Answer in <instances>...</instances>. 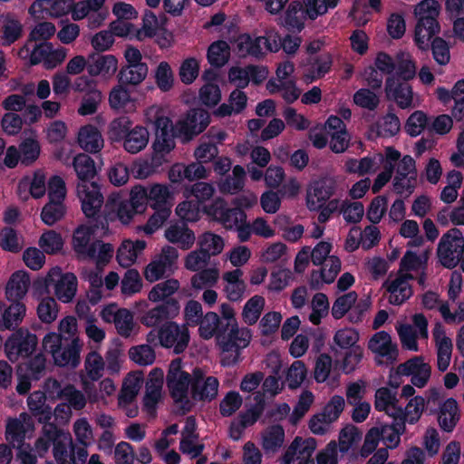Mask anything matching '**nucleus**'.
<instances>
[{"label":"nucleus","mask_w":464,"mask_h":464,"mask_svg":"<svg viewBox=\"0 0 464 464\" xmlns=\"http://www.w3.org/2000/svg\"><path fill=\"white\" fill-rule=\"evenodd\" d=\"M340 270V259L336 256H331L320 270L312 272L310 284L315 288L320 287L323 284H331L334 281Z\"/></svg>","instance_id":"4c0bfd02"},{"label":"nucleus","mask_w":464,"mask_h":464,"mask_svg":"<svg viewBox=\"0 0 464 464\" xmlns=\"http://www.w3.org/2000/svg\"><path fill=\"white\" fill-rule=\"evenodd\" d=\"M324 130L330 138L329 147L333 152L343 153L348 149L350 135L341 118L336 115L329 116L324 122Z\"/></svg>","instance_id":"6ab92c4d"},{"label":"nucleus","mask_w":464,"mask_h":464,"mask_svg":"<svg viewBox=\"0 0 464 464\" xmlns=\"http://www.w3.org/2000/svg\"><path fill=\"white\" fill-rule=\"evenodd\" d=\"M340 0H301V2H293L285 14L284 24L292 31L300 32L304 26L306 18L314 20L319 15L327 13L331 8H334Z\"/></svg>","instance_id":"7ed1b4c3"},{"label":"nucleus","mask_w":464,"mask_h":464,"mask_svg":"<svg viewBox=\"0 0 464 464\" xmlns=\"http://www.w3.org/2000/svg\"><path fill=\"white\" fill-rule=\"evenodd\" d=\"M28 407L39 421L46 422L52 418V410L45 404V395L42 392H34L28 398Z\"/></svg>","instance_id":"e2e57ef3"},{"label":"nucleus","mask_w":464,"mask_h":464,"mask_svg":"<svg viewBox=\"0 0 464 464\" xmlns=\"http://www.w3.org/2000/svg\"><path fill=\"white\" fill-rule=\"evenodd\" d=\"M427 255L417 253L411 249H408L401 260L399 273L406 274L413 278V273H419L427 261Z\"/></svg>","instance_id":"3c124183"},{"label":"nucleus","mask_w":464,"mask_h":464,"mask_svg":"<svg viewBox=\"0 0 464 464\" xmlns=\"http://www.w3.org/2000/svg\"><path fill=\"white\" fill-rule=\"evenodd\" d=\"M268 70L263 65L232 66L228 71V80L238 88L246 87L249 82L259 84L268 76Z\"/></svg>","instance_id":"aec40b11"},{"label":"nucleus","mask_w":464,"mask_h":464,"mask_svg":"<svg viewBox=\"0 0 464 464\" xmlns=\"http://www.w3.org/2000/svg\"><path fill=\"white\" fill-rule=\"evenodd\" d=\"M26 313L25 305L18 301H14L7 308L3 303V323L2 330L10 329L22 322Z\"/></svg>","instance_id":"052dcab7"},{"label":"nucleus","mask_w":464,"mask_h":464,"mask_svg":"<svg viewBox=\"0 0 464 464\" xmlns=\"http://www.w3.org/2000/svg\"><path fill=\"white\" fill-rule=\"evenodd\" d=\"M464 254V236L458 228L448 230L440 239L437 256L440 263L447 268H454Z\"/></svg>","instance_id":"0eeeda50"},{"label":"nucleus","mask_w":464,"mask_h":464,"mask_svg":"<svg viewBox=\"0 0 464 464\" xmlns=\"http://www.w3.org/2000/svg\"><path fill=\"white\" fill-rule=\"evenodd\" d=\"M46 193V177L43 171H35L18 183L17 194L20 199L26 201L30 197L41 198Z\"/></svg>","instance_id":"c756f323"},{"label":"nucleus","mask_w":464,"mask_h":464,"mask_svg":"<svg viewBox=\"0 0 464 464\" xmlns=\"http://www.w3.org/2000/svg\"><path fill=\"white\" fill-rule=\"evenodd\" d=\"M266 300L263 296L256 295L249 298L244 304L242 319L249 325L257 322L265 307Z\"/></svg>","instance_id":"69168bd1"},{"label":"nucleus","mask_w":464,"mask_h":464,"mask_svg":"<svg viewBox=\"0 0 464 464\" xmlns=\"http://www.w3.org/2000/svg\"><path fill=\"white\" fill-rule=\"evenodd\" d=\"M285 442V430L280 425L268 427L262 435V447L266 452L278 451Z\"/></svg>","instance_id":"5fc2aeb1"},{"label":"nucleus","mask_w":464,"mask_h":464,"mask_svg":"<svg viewBox=\"0 0 464 464\" xmlns=\"http://www.w3.org/2000/svg\"><path fill=\"white\" fill-rule=\"evenodd\" d=\"M82 389L91 402H102L107 405L117 391V385L111 377L102 379L98 383V390L93 391L92 383L85 378H82Z\"/></svg>","instance_id":"2f4dec72"},{"label":"nucleus","mask_w":464,"mask_h":464,"mask_svg":"<svg viewBox=\"0 0 464 464\" xmlns=\"http://www.w3.org/2000/svg\"><path fill=\"white\" fill-rule=\"evenodd\" d=\"M266 90L271 94L281 92L283 99L289 103L296 101L301 94V91L297 88L295 80H290L281 84H278L276 81L269 80L266 83Z\"/></svg>","instance_id":"0e129e2a"},{"label":"nucleus","mask_w":464,"mask_h":464,"mask_svg":"<svg viewBox=\"0 0 464 464\" xmlns=\"http://www.w3.org/2000/svg\"><path fill=\"white\" fill-rule=\"evenodd\" d=\"M208 62L215 67L224 66L230 58V47L225 41L212 43L207 53Z\"/></svg>","instance_id":"bf43d9fd"},{"label":"nucleus","mask_w":464,"mask_h":464,"mask_svg":"<svg viewBox=\"0 0 464 464\" xmlns=\"http://www.w3.org/2000/svg\"><path fill=\"white\" fill-rule=\"evenodd\" d=\"M198 246L210 258L222 253L225 240L219 235L208 231L198 237Z\"/></svg>","instance_id":"4d7b16f0"},{"label":"nucleus","mask_w":464,"mask_h":464,"mask_svg":"<svg viewBox=\"0 0 464 464\" xmlns=\"http://www.w3.org/2000/svg\"><path fill=\"white\" fill-rule=\"evenodd\" d=\"M219 382L214 376H207L200 369L194 370V382L191 392L192 407L197 401H210L218 393Z\"/></svg>","instance_id":"4be33fe9"},{"label":"nucleus","mask_w":464,"mask_h":464,"mask_svg":"<svg viewBox=\"0 0 464 464\" xmlns=\"http://www.w3.org/2000/svg\"><path fill=\"white\" fill-rule=\"evenodd\" d=\"M362 439L361 431L353 425H347L339 432L338 447L341 453L353 450Z\"/></svg>","instance_id":"338daca9"},{"label":"nucleus","mask_w":464,"mask_h":464,"mask_svg":"<svg viewBox=\"0 0 464 464\" xmlns=\"http://www.w3.org/2000/svg\"><path fill=\"white\" fill-rule=\"evenodd\" d=\"M167 387L176 404L188 411L192 408L191 392L194 382V371L189 373L180 359L169 363L167 378Z\"/></svg>","instance_id":"f03ea898"},{"label":"nucleus","mask_w":464,"mask_h":464,"mask_svg":"<svg viewBox=\"0 0 464 464\" xmlns=\"http://www.w3.org/2000/svg\"><path fill=\"white\" fill-rule=\"evenodd\" d=\"M413 325L397 323V331L401 347L411 352H419L418 339L427 340L429 336L428 320L422 314H415L411 317Z\"/></svg>","instance_id":"6e6552de"},{"label":"nucleus","mask_w":464,"mask_h":464,"mask_svg":"<svg viewBox=\"0 0 464 464\" xmlns=\"http://www.w3.org/2000/svg\"><path fill=\"white\" fill-rule=\"evenodd\" d=\"M416 166L412 157L406 155L398 163L393 186L398 193H411L416 184Z\"/></svg>","instance_id":"393cba45"},{"label":"nucleus","mask_w":464,"mask_h":464,"mask_svg":"<svg viewBox=\"0 0 464 464\" xmlns=\"http://www.w3.org/2000/svg\"><path fill=\"white\" fill-rule=\"evenodd\" d=\"M217 74L208 71L202 75L205 84L199 89V101L206 106H215L221 100V91L217 84Z\"/></svg>","instance_id":"58836bf2"},{"label":"nucleus","mask_w":464,"mask_h":464,"mask_svg":"<svg viewBox=\"0 0 464 464\" xmlns=\"http://www.w3.org/2000/svg\"><path fill=\"white\" fill-rule=\"evenodd\" d=\"M374 407L377 411H385L394 419L401 417L402 411L397 406L395 393L387 388H380L375 392Z\"/></svg>","instance_id":"de8ad7c7"},{"label":"nucleus","mask_w":464,"mask_h":464,"mask_svg":"<svg viewBox=\"0 0 464 464\" xmlns=\"http://www.w3.org/2000/svg\"><path fill=\"white\" fill-rule=\"evenodd\" d=\"M71 9L70 0H34L28 8V14L34 19L57 18Z\"/></svg>","instance_id":"b1692460"},{"label":"nucleus","mask_w":464,"mask_h":464,"mask_svg":"<svg viewBox=\"0 0 464 464\" xmlns=\"http://www.w3.org/2000/svg\"><path fill=\"white\" fill-rule=\"evenodd\" d=\"M45 285L52 287L53 295L62 303H71L77 292L78 281L72 273H63L58 266L51 268L45 277Z\"/></svg>","instance_id":"1a4fd4ad"},{"label":"nucleus","mask_w":464,"mask_h":464,"mask_svg":"<svg viewBox=\"0 0 464 464\" xmlns=\"http://www.w3.org/2000/svg\"><path fill=\"white\" fill-rule=\"evenodd\" d=\"M181 435L179 450L191 458L199 456L204 449V445L198 442V436L196 433V421L193 418L186 420Z\"/></svg>","instance_id":"72a5a7b5"},{"label":"nucleus","mask_w":464,"mask_h":464,"mask_svg":"<svg viewBox=\"0 0 464 464\" xmlns=\"http://www.w3.org/2000/svg\"><path fill=\"white\" fill-rule=\"evenodd\" d=\"M413 278L406 274L397 273L395 276H390L385 281L384 286L389 294V303L394 305H400L412 295L410 281Z\"/></svg>","instance_id":"a878e982"},{"label":"nucleus","mask_w":464,"mask_h":464,"mask_svg":"<svg viewBox=\"0 0 464 464\" xmlns=\"http://www.w3.org/2000/svg\"><path fill=\"white\" fill-rule=\"evenodd\" d=\"M93 228L88 226L79 227L73 233L72 248L80 260H88L92 246Z\"/></svg>","instance_id":"49530a36"},{"label":"nucleus","mask_w":464,"mask_h":464,"mask_svg":"<svg viewBox=\"0 0 464 464\" xmlns=\"http://www.w3.org/2000/svg\"><path fill=\"white\" fill-rule=\"evenodd\" d=\"M80 147L90 153L99 152L104 146V140L100 130L92 125H86L78 132Z\"/></svg>","instance_id":"37998d69"},{"label":"nucleus","mask_w":464,"mask_h":464,"mask_svg":"<svg viewBox=\"0 0 464 464\" xmlns=\"http://www.w3.org/2000/svg\"><path fill=\"white\" fill-rule=\"evenodd\" d=\"M110 108L117 112L131 113L137 110V100L123 84L114 85L108 93Z\"/></svg>","instance_id":"c85d7f7f"},{"label":"nucleus","mask_w":464,"mask_h":464,"mask_svg":"<svg viewBox=\"0 0 464 464\" xmlns=\"http://www.w3.org/2000/svg\"><path fill=\"white\" fill-rule=\"evenodd\" d=\"M370 307L368 300H361L358 302V295L354 291H350L339 295L333 304L332 315L335 319L343 318L349 311L350 321L357 323L361 321V314L367 311Z\"/></svg>","instance_id":"f8f14e48"},{"label":"nucleus","mask_w":464,"mask_h":464,"mask_svg":"<svg viewBox=\"0 0 464 464\" xmlns=\"http://www.w3.org/2000/svg\"><path fill=\"white\" fill-rule=\"evenodd\" d=\"M147 244L144 240L132 241L126 239L122 241L117 251V261L120 266L129 267L132 266L138 256L143 252Z\"/></svg>","instance_id":"ea45409f"},{"label":"nucleus","mask_w":464,"mask_h":464,"mask_svg":"<svg viewBox=\"0 0 464 464\" xmlns=\"http://www.w3.org/2000/svg\"><path fill=\"white\" fill-rule=\"evenodd\" d=\"M29 275L23 270L14 272L9 278L5 286L7 299L19 301L24 297L30 286Z\"/></svg>","instance_id":"a19ab883"},{"label":"nucleus","mask_w":464,"mask_h":464,"mask_svg":"<svg viewBox=\"0 0 464 464\" xmlns=\"http://www.w3.org/2000/svg\"><path fill=\"white\" fill-rule=\"evenodd\" d=\"M118 59L112 54L100 55L93 58L87 66L90 76H100L105 80H110L118 70Z\"/></svg>","instance_id":"c9c22d12"},{"label":"nucleus","mask_w":464,"mask_h":464,"mask_svg":"<svg viewBox=\"0 0 464 464\" xmlns=\"http://www.w3.org/2000/svg\"><path fill=\"white\" fill-rule=\"evenodd\" d=\"M44 352L50 353L58 366L75 368L81 361L83 343L80 338H73L65 344L61 342L60 335L54 332L48 333L42 342Z\"/></svg>","instance_id":"20e7f679"},{"label":"nucleus","mask_w":464,"mask_h":464,"mask_svg":"<svg viewBox=\"0 0 464 464\" xmlns=\"http://www.w3.org/2000/svg\"><path fill=\"white\" fill-rule=\"evenodd\" d=\"M208 123L209 115L208 111L202 109L192 110L176 123L175 131L184 140H188L201 133Z\"/></svg>","instance_id":"f3484780"},{"label":"nucleus","mask_w":464,"mask_h":464,"mask_svg":"<svg viewBox=\"0 0 464 464\" xmlns=\"http://www.w3.org/2000/svg\"><path fill=\"white\" fill-rule=\"evenodd\" d=\"M335 181L331 178H322L313 181L307 188L305 202L311 211L321 209L334 195Z\"/></svg>","instance_id":"4468645a"},{"label":"nucleus","mask_w":464,"mask_h":464,"mask_svg":"<svg viewBox=\"0 0 464 464\" xmlns=\"http://www.w3.org/2000/svg\"><path fill=\"white\" fill-rule=\"evenodd\" d=\"M23 24L14 14L6 13L0 15V38L3 45H10L23 34Z\"/></svg>","instance_id":"e433bc0d"},{"label":"nucleus","mask_w":464,"mask_h":464,"mask_svg":"<svg viewBox=\"0 0 464 464\" xmlns=\"http://www.w3.org/2000/svg\"><path fill=\"white\" fill-rule=\"evenodd\" d=\"M164 237L183 250L190 249L196 241L194 231L187 224L179 222L170 223L164 230Z\"/></svg>","instance_id":"7c9ffc66"},{"label":"nucleus","mask_w":464,"mask_h":464,"mask_svg":"<svg viewBox=\"0 0 464 464\" xmlns=\"http://www.w3.org/2000/svg\"><path fill=\"white\" fill-rule=\"evenodd\" d=\"M431 366L422 356H414L399 364L396 374L411 376V382L417 388H424L431 377Z\"/></svg>","instance_id":"ddd939ff"},{"label":"nucleus","mask_w":464,"mask_h":464,"mask_svg":"<svg viewBox=\"0 0 464 464\" xmlns=\"http://www.w3.org/2000/svg\"><path fill=\"white\" fill-rule=\"evenodd\" d=\"M53 439V457L58 464H85L88 451L84 448L76 447L70 433L50 426L48 430Z\"/></svg>","instance_id":"423d86ee"},{"label":"nucleus","mask_w":464,"mask_h":464,"mask_svg":"<svg viewBox=\"0 0 464 464\" xmlns=\"http://www.w3.org/2000/svg\"><path fill=\"white\" fill-rule=\"evenodd\" d=\"M203 211L227 229L235 228L246 223V215L242 209L237 206L233 208H227L222 198H217L211 204L205 206Z\"/></svg>","instance_id":"9d476101"},{"label":"nucleus","mask_w":464,"mask_h":464,"mask_svg":"<svg viewBox=\"0 0 464 464\" xmlns=\"http://www.w3.org/2000/svg\"><path fill=\"white\" fill-rule=\"evenodd\" d=\"M144 121L155 127L152 157L155 165H162L169 161L168 155L175 148L171 121L164 115L163 110L158 105L150 106L145 110Z\"/></svg>","instance_id":"f257e3e1"},{"label":"nucleus","mask_w":464,"mask_h":464,"mask_svg":"<svg viewBox=\"0 0 464 464\" xmlns=\"http://www.w3.org/2000/svg\"><path fill=\"white\" fill-rule=\"evenodd\" d=\"M288 254V247L283 242L266 244L259 252V260L263 264H274L283 260Z\"/></svg>","instance_id":"680f3d73"},{"label":"nucleus","mask_w":464,"mask_h":464,"mask_svg":"<svg viewBox=\"0 0 464 464\" xmlns=\"http://www.w3.org/2000/svg\"><path fill=\"white\" fill-rule=\"evenodd\" d=\"M159 344L164 348H172L175 353H180L188 345L189 334L186 324L168 322L158 330Z\"/></svg>","instance_id":"9b49d317"},{"label":"nucleus","mask_w":464,"mask_h":464,"mask_svg":"<svg viewBox=\"0 0 464 464\" xmlns=\"http://www.w3.org/2000/svg\"><path fill=\"white\" fill-rule=\"evenodd\" d=\"M106 208L115 213V218L122 224H129L137 215L127 199H122L119 195L112 196L106 204Z\"/></svg>","instance_id":"8fccbe9b"},{"label":"nucleus","mask_w":464,"mask_h":464,"mask_svg":"<svg viewBox=\"0 0 464 464\" xmlns=\"http://www.w3.org/2000/svg\"><path fill=\"white\" fill-rule=\"evenodd\" d=\"M463 176L460 172L451 170L447 175V185L440 193V199L447 204L454 202L459 195V189L461 187Z\"/></svg>","instance_id":"774afa93"},{"label":"nucleus","mask_w":464,"mask_h":464,"mask_svg":"<svg viewBox=\"0 0 464 464\" xmlns=\"http://www.w3.org/2000/svg\"><path fill=\"white\" fill-rule=\"evenodd\" d=\"M252 338L251 331L239 327L237 323L231 325L227 334L217 336V343L221 351L223 365H232L238 362L241 351L248 346Z\"/></svg>","instance_id":"39448f33"},{"label":"nucleus","mask_w":464,"mask_h":464,"mask_svg":"<svg viewBox=\"0 0 464 464\" xmlns=\"http://www.w3.org/2000/svg\"><path fill=\"white\" fill-rule=\"evenodd\" d=\"M368 349L374 354L375 361L381 364L384 362L392 363L399 355V349L392 336L384 331L374 334L368 342Z\"/></svg>","instance_id":"2eb2a0df"},{"label":"nucleus","mask_w":464,"mask_h":464,"mask_svg":"<svg viewBox=\"0 0 464 464\" xmlns=\"http://www.w3.org/2000/svg\"><path fill=\"white\" fill-rule=\"evenodd\" d=\"M246 94L241 90H234L227 103L221 104L216 111V114L221 117L230 116L241 112L246 106Z\"/></svg>","instance_id":"603ef678"},{"label":"nucleus","mask_w":464,"mask_h":464,"mask_svg":"<svg viewBox=\"0 0 464 464\" xmlns=\"http://www.w3.org/2000/svg\"><path fill=\"white\" fill-rule=\"evenodd\" d=\"M34 430V424L27 415H20L19 419L11 420L6 425V438L12 443L30 438Z\"/></svg>","instance_id":"c03bdc74"},{"label":"nucleus","mask_w":464,"mask_h":464,"mask_svg":"<svg viewBox=\"0 0 464 464\" xmlns=\"http://www.w3.org/2000/svg\"><path fill=\"white\" fill-rule=\"evenodd\" d=\"M72 167L79 179L78 182H91L96 175L94 160L84 153H79L73 158Z\"/></svg>","instance_id":"864d4df0"},{"label":"nucleus","mask_w":464,"mask_h":464,"mask_svg":"<svg viewBox=\"0 0 464 464\" xmlns=\"http://www.w3.org/2000/svg\"><path fill=\"white\" fill-rule=\"evenodd\" d=\"M37 344V338L27 331L19 330L12 334L5 345V354L10 361H16L20 357H27Z\"/></svg>","instance_id":"dca6fc26"},{"label":"nucleus","mask_w":464,"mask_h":464,"mask_svg":"<svg viewBox=\"0 0 464 464\" xmlns=\"http://www.w3.org/2000/svg\"><path fill=\"white\" fill-rule=\"evenodd\" d=\"M179 288V282L177 279H168L155 285L148 294L149 301L152 303L167 302Z\"/></svg>","instance_id":"6e6d98bb"},{"label":"nucleus","mask_w":464,"mask_h":464,"mask_svg":"<svg viewBox=\"0 0 464 464\" xmlns=\"http://www.w3.org/2000/svg\"><path fill=\"white\" fill-rule=\"evenodd\" d=\"M441 5L438 0H421L413 6V15L417 23L426 24H440L438 17Z\"/></svg>","instance_id":"79ce46f5"},{"label":"nucleus","mask_w":464,"mask_h":464,"mask_svg":"<svg viewBox=\"0 0 464 464\" xmlns=\"http://www.w3.org/2000/svg\"><path fill=\"white\" fill-rule=\"evenodd\" d=\"M179 312V302L171 299L146 311L140 315V320L147 327H155L164 320L176 317Z\"/></svg>","instance_id":"cd10ccee"},{"label":"nucleus","mask_w":464,"mask_h":464,"mask_svg":"<svg viewBox=\"0 0 464 464\" xmlns=\"http://www.w3.org/2000/svg\"><path fill=\"white\" fill-rule=\"evenodd\" d=\"M222 279L224 282L223 291L227 298L232 302L241 301L246 290V285L243 280V271L239 268L227 271L223 274Z\"/></svg>","instance_id":"473e14b6"},{"label":"nucleus","mask_w":464,"mask_h":464,"mask_svg":"<svg viewBox=\"0 0 464 464\" xmlns=\"http://www.w3.org/2000/svg\"><path fill=\"white\" fill-rule=\"evenodd\" d=\"M76 191L84 215L88 218L94 217L103 204L100 186L96 182H78Z\"/></svg>","instance_id":"a211bd4d"},{"label":"nucleus","mask_w":464,"mask_h":464,"mask_svg":"<svg viewBox=\"0 0 464 464\" xmlns=\"http://www.w3.org/2000/svg\"><path fill=\"white\" fill-rule=\"evenodd\" d=\"M245 183L246 169L240 165H236L232 169V175L218 183V188L221 193L233 195L242 190Z\"/></svg>","instance_id":"09e8293b"},{"label":"nucleus","mask_w":464,"mask_h":464,"mask_svg":"<svg viewBox=\"0 0 464 464\" xmlns=\"http://www.w3.org/2000/svg\"><path fill=\"white\" fill-rule=\"evenodd\" d=\"M149 139L150 133L147 128L136 125L122 140V146L127 152L136 154L147 147Z\"/></svg>","instance_id":"a18cd8bd"},{"label":"nucleus","mask_w":464,"mask_h":464,"mask_svg":"<svg viewBox=\"0 0 464 464\" xmlns=\"http://www.w3.org/2000/svg\"><path fill=\"white\" fill-rule=\"evenodd\" d=\"M460 418L458 401L448 398L439 405L438 421L440 427L447 432H451Z\"/></svg>","instance_id":"f704fd0d"},{"label":"nucleus","mask_w":464,"mask_h":464,"mask_svg":"<svg viewBox=\"0 0 464 464\" xmlns=\"http://www.w3.org/2000/svg\"><path fill=\"white\" fill-rule=\"evenodd\" d=\"M385 93L388 99L395 101L398 106L402 109L416 105L411 85L405 81L401 82L396 79L394 75L387 78Z\"/></svg>","instance_id":"bb28decb"},{"label":"nucleus","mask_w":464,"mask_h":464,"mask_svg":"<svg viewBox=\"0 0 464 464\" xmlns=\"http://www.w3.org/2000/svg\"><path fill=\"white\" fill-rule=\"evenodd\" d=\"M317 447L316 440L312 438L296 436L285 450L283 457V464H302L310 460Z\"/></svg>","instance_id":"412c9836"},{"label":"nucleus","mask_w":464,"mask_h":464,"mask_svg":"<svg viewBox=\"0 0 464 464\" xmlns=\"http://www.w3.org/2000/svg\"><path fill=\"white\" fill-rule=\"evenodd\" d=\"M432 338L436 349V365L440 372H444L449 368L453 344L451 339L447 335L445 328L441 324L437 323L432 329Z\"/></svg>","instance_id":"5701e85b"},{"label":"nucleus","mask_w":464,"mask_h":464,"mask_svg":"<svg viewBox=\"0 0 464 464\" xmlns=\"http://www.w3.org/2000/svg\"><path fill=\"white\" fill-rule=\"evenodd\" d=\"M147 64L124 65L118 74L119 81L129 85H139L148 75Z\"/></svg>","instance_id":"13d9d810"}]
</instances>
